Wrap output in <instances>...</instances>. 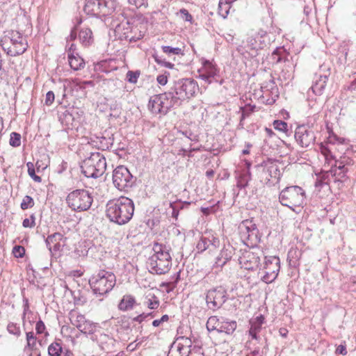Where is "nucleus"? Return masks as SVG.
<instances>
[{"label": "nucleus", "instance_id": "3", "mask_svg": "<svg viewBox=\"0 0 356 356\" xmlns=\"http://www.w3.org/2000/svg\"><path fill=\"white\" fill-rule=\"evenodd\" d=\"M181 102L172 88L163 93L154 95L150 97L148 103L149 111L155 115H165L171 108L178 107Z\"/></svg>", "mask_w": 356, "mask_h": 356}, {"label": "nucleus", "instance_id": "15", "mask_svg": "<svg viewBox=\"0 0 356 356\" xmlns=\"http://www.w3.org/2000/svg\"><path fill=\"white\" fill-rule=\"evenodd\" d=\"M227 298V289L222 286H218L207 291L205 300L208 308L216 311L223 305Z\"/></svg>", "mask_w": 356, "mask_h": 356}, {"label": "nucleus", "instance_id": "7", "mask_svg": "<svg viewBox=\"0 0 356 356\" xmlns=\"http://www.w3.org/2000/svg\"><path fill=\"white\" fill-rule=\"evenodd\" d=\"M280 165L277 161L268 160L257 165V175L260 181L268 186L277 183L282 175Z\"/></svg>", "mask_w": 356, "mask_h": 356}, {"label": "nucleus", "instance_id": "64", "mask_svg": "<svg viewBox=\"0 0 356 356\" xmlns=\"http://www.w3.org/2000/svg\"><path fill=\"white\" fill-rule=\"evenodd\" d=\"M196 248H197L198 252H202L207 250V247H205V243H203L201 238L198 241Z\"/></svg>", "mask_w": 356, "mask_h": 356}, {"label": "nucleus", "instance_id": "27", "mask_svg": "<svg viewBox=\"0 0 356 356\" xmlns=\"http://www.w3.org/2000/svg\"><path fill=\"white\" fill-rule=\"evenodd\" d=\"M203 243H205L207 250L209 252H213L220 247V241L218 238L211 236V237H202Z\"/></svg>", "mask_w": 356, "mask_h": 356}, {"label": "nucleus", "instance_id": "10", "mask_svg": "<svg viewBox=\"0 0 356 356\" xmlns=\"http://www.w3.org/2000/svg\"><path fill=\"white\" fill-rule=\"evenodd\" d=\"M179 100L181 104L186 99H191L195 96L199 90V86L196 81L193 79H182L175 82L171 88Z\"/></svg>", "mask_w": 356, "mask_h": 356}, {"label": "nucleus", "instance_id": "35", "mask_svg": "<svg viewBox=\"0 0 356 356\" xmlns=\"http://www.w3.org/2000/svg\"><path fill=\"white\" fill-rule=\"evenodd\" d=\"M7 330L10 334L17 337L21 335L20 327L17 323L10 322L7 325Z\"/></svg>", "mask_w": 356, "mask_h": 356}, {"label": "nucleus", "instance_id": "36", "mask_svg": "<svg viewBox=\"0 0 356 356\" xmlns=\"http://www.w3.org/2000/svg\"><path fill=\"white\" fill-rule=\"evenodd\" d=\"M254 106L246 105L245 107H241L240 111H241V116L240 119V124L250 115V114L254 111Z\"/></svg>", "mask_w": 356, "mask_h": 356}, {"label": "nucleus", "instance_id": "37", "mask_svg": "<svg viewBox=\"0 0 356 356\" xmlns=\"http://www.w3.org/2000/svg\"><path fill=\"white\" fill-rule=\"evenodd\" d=\"M10 145L12 147H17L21 145V135L17 132H12L10 137Z\"/></svg>", "mask_w": 356, "mask_h": 356}, {"label": "nucleus", "instance_id": "42", "mask_svg": "<svg viewBox=\"0 0 356 356\" xmlns=\"http://www.w3.org/2000/svg\"><path fill=\"white\" fill-rule=\"evenodd\" d=\"M28 173L29 176L35 181L41 182L42 179L40 177L35 175V169L32 163L29 162L27 163Z\"/></svg>", "mask_w": 356, "mask_h": 356}, {"label": "nucleus", "instance_id": "6", "mask_svg": "<svg viewBox=\"0 0 356 356\" xmlns=\"http://www.w3.org/2000/svg\"><path fill=\"white\" fill-rule=\"evenodd\" d=\"M116 282L115 275L109 271L101 270L89 280V284L93 292L97 295H104L112 290Z\"/></svg>", "mask_w": 356, "mask_h": 356}, {"label": "nucleus", "instance_id": "39", "mask_svg": "<svg viewBox=\"0 0 356 356\" xmlns=\"http://www.w3.org/2000/svg\"><path fill=\"white\" fill-rule=\"evenodd\" d=\"M94 327H95L90 321L86 320L84 323L79 328V330L85 334H92Z\"/></svg>", "mask_w": 356, "mask_h": 356}, {"label": "nucleus", "instance_id": "61", "mask_svg": "<svg viewBox=\"0 0 356 356\" xmlns=\"http://www.w3.org/2000/svg\"><path fill=\"white\" fill-rule=\"evenodd\" d=\"M156 80L158 83L162 86H165L168 83V77L165 74L159 75Z\"/></svg>", "mask_w": 356, "mask_h": 356}, {"label": "nucleus", "instance_id": "58", "mask_svg": "<svg viewBox=\"0 0 356 356\" xmlns=\"http://www.w3.org/2000/svg\"><path fill=\"white\" fill-rule=\"evenodd\" d=\"M170 207L172 209V217L177 219L179 215V210L177 209V205L175 203H170Z\"/></svg>", "mask_w": 356, "mask_h": 356}, {"label": "nucleus", "instance_id": "26", "mask_svg": "<svg viewBox=\"0 0 356 356\" xmlns=\"http://www.w3.org/2000/svg\"><path fill=\"white\" fill-rule=\"evenodd\" d=\"M68 61L72 69L79 70L84 67L85 62L78 54L75 56L73 53L68 54Z\"/></svg>", "mask_w": 356, "mask_h": 356}, {"label": "nucleus", "instance_id": "32", "mask_svg": "<svg viewBox=\"0 0 356 356\" xmlns=\"http://www.w3.org/2000/svg\"><path fill=\"white\" fill-rule=\"evenodd\" d=\"M221 320L216 316H210L207 322V329L209 332L217 330L219 331V327Z\"/></svg>", "mask_w": 356, "mask_h": 356}, {"label": "nucleus", "instance_id": "52", "mask_svg": "<svg viewBox=\"0 0 356 356\" xmlns=\"http://www.w3.org/2000/svg\"><path fill=\"white\" fill-rule=\"evenodd\" d=\"M46 329L45 325L42 320H39L35 325V330L36 333L40 334H42Z\"/></svg>", "mask_w": 356, "mask_h": 356}, {"label": "nucleus", "instance_id": "48", "mask_svg": "<svg viewBox=\"0 0 356 356\" xmlns=\"http://www.w3.org/2000/svg\"><path fill=\"white\" fill-rule=\"evenodd\" d=\"M13 252L15 257L22 258L25 254V249L21 245H15L13 248Z\"/></svg>", "mask_w": 356, "mask_h": 356}, {"label": "nucleus", "instance_id": "21", "mask_svg": "<svg viewBox=\"0 0 356 356\" xmlns=\"http://www.w3.org/2000/svg\"><path fill=\"white\" fill-rule=\"evenodd\" d=\"M48 355L49 356H72V353L68 348L63 346L59 340L54 341L49 346Z\"/></svg>", "mask_w": 356, "mask_h": 356}, {"label": "nucleus", "instance_id": "38", "mask_svg": "<svg viewBox=\"0 0 356 356\" xmlns=\"http://www.w3.org/2000/svg\"><path fill=\"white\" fill-rule=\"evenodd\" d=\"M33 206H34L33 199L29 195H26L23 198L22 202L20 205L21 209L22 210H26L27 209L32 208Z\"/></svg>", "mask_w": 356, "mask_h": 356}, {"label": "nucleus", "instance_id": "40", "mask_svg": "<svg viewBox=\"0 0 356 356\" xmlns=\"http://www.w3.org/2000/svg\"><path fill=\"white\" fill-rule=\"evenodd\" d=\"M162 50L164 53L168 55L173 54V55H179L182 54L181 49L179 47H172L170 46H162Z\"/></svg>", "mask_w": 356, "mask_h": 356}, {"label": "nucleus", "instance_id": "14", "mask_svg": "<svg viewBox=\"0 0 356 356\" xmlns=\"http://www.w3.org/2000/svg\"><path fill=\"white\" fill-rule=\"evenodd\" d=\"M135 181L136 179L124 165L118 166L113 172V183L120 191H127L131 188Z\"/></svg>", "mask_w": 356, "mask_h": 356}, {"label": "nucleus", "instance_id": "47", "mask_svg": "<svg viewBox=\"0 0 356 356\" xmlns=\"http://www.w3.org/2000/svg\"><path fill=\"white\" fill-rule=\"evenodd\" d=\"M320 150H321L322 154H323V156H325L326 160L330 159V158L335 159V157H334L332 156V152L330 150V149L328 147H325V145H323L322 143H321V145H320Z\"/></svg>", "mask_w": 356, "mask_h": 356}, {"label": "nucleus", "instance_id": "23", "mask_svg": "<svg viewBox=\"0 0 356 356\" xmlns=\"http://www.w3.org/2000/svg\"><path fill=\"white\" fill-rule=\"evenodd\" d=\"M216 67L209 60H206L204 63V69L200 74V78L208 83H211V79H213L217 74Z\"/></svg>", "mask_w": 356, "mask_h": 356}, {"label": "nucleus", "instance_id": "16", "mask_svg": "<svg viewBox=\"0 0 356 356\" xmlns=\"http://www.w3.org/2000/svg\"><path fill=\"white\" fill-rule=\"evenodd\" d=\"M294 137L296 143L302 148H309L314 145L316 135L314 131L307 125L302 124L296 127Z\"/></svg>", "mask_w": 356, "mask_h": 356}, {"label": "nucleus", "instance_id": "24", "mask_svg": "<svg viewBox=\"0 0 356 356\" xmlns=\"http://www.w3.org/2000/svg\"><path fill=\"white\" fill-rule=\"evenodd\" d=\"M237 323L235 321H229L227 318H221L218 332H223L228 335L232 334L236 330Z\"/></svg>", "mask_w": 356, "mask_h": 356}, {"label": "nucleus", "instance_id": "60", "mask_svg": "<svg viewBox=\"0 0 356 356\" xmlns=\"http://www.w3.org/2000/svg\"><path fill=\"white\" fill-rule=\"evenodd\" d=\"M263 355H264L263 350H261L259 348H255L253 350H252L246 356H263Z\"/></svg>", "mask_w": 356, "mask_h": 356}, {"label": "nucleus", "instance_id": "18", "mask_svg": "<svg viewBox=\"0 0 356 356\" xmlns=\"http://www.w3.org/2000/svg\"><path fill=\"white\" fill-rule=\"evenodd\" d=\"M261 37L257 35L255 37L250 36L248 38L245 45H240L237 47V51L241 54L248 53L250 56L254 57L257 55V50L261 49L260 43Z\"/></svg>", "mask_w": 356, "mask_h": 356}, {"label": "nucleus", "instance_id": "22", "mask_svg": "<svg viewBox=\"0 0 356 356\" xmlns=\"http://www.w3.org/2000/svg\"><path fill=\"white\" fill-rule=\"evenodd\" d=\"M175 348L180 353L181 356H189L191 353L192 341L191 339L181 337L177 339Z\"/></svg>", "mask_w": 356, "mask_h": 356}, {"label": "nucleus", "instance_id": "50", "mask_svg": "<svg viewBox=\"0 0 356 356\" xmlns=\"http://www.w3.org/2000/svg\"><path fill=\"white\" fill-rule=\"evenodd\" d=\"M227 261H225L224 259L220 258V255L219 254L215 260V262L213 264V268H222L226 264Z\"/></svg>", "mask_w": 356, "mask_h": 356}, {"label": "nucleus", "instance_id": "56", "mask_svg": "<svg viewBox=\"0 0 356 356\" xmlns=\"http://www.w3.org/2000/svg\"><path fill=\"white\" fill-rule=\"evenodd\" d=\"M54 101V94L52 91H49L46 94L45 104L47 105H51Z\"/></svg>", "mask_w": 356, "mask_h": 356}, {"label": "nucleus", "instance_id": "51", "mask_svg": "<svg viewBox=\"0 0 356 356\" xmlns=\"http://www.w3.org/2000/svg\"><path fill=\"white\" fill-rule=\"evenodd\" d=\"M130 4L134 5L136 8L142 6L146 7L147 5V0H128Z\"/></svg>", "mask_w": 356, "mask_h": 356}, {"label": "nucleus", "instance_id": "55", "mask_svg": "<svg viewBox=\"0 0 356 356\" xmlns=\"http://www.w3.org/2000/svg\"><path fill=\"white\" fill-rule=\"evenodd\" d=\"M250 327L249 330V332H260V330L261 329V326L260 325H258L252 321H250Z\"/></svg>", "mask_w": 356, "mask_h": 356}, {"label": "nucleus", "instance_id": "46", "mask_svg": "<svg viewBox=\"0 0 356 356\" xmlns=\"http://www.w3.org/2000/svg\"><path fill=\"white\" fill-rule=\"evenodd\" d=\"M261 88L263 91H264V90H273L274 89H276V86H275V83L274 79L273 77H271L269 79V81H266L265 83H264Z\"/></svg>", "mask_w": 356, "mask_h": 356}, {"label": "nucleus", "instance_id": "29", "mask_svg": "<svg viewBox=\"0 0 356 356\" xmlns=\"http://www.w3.org/2000/svg\"><path fill=\"white\" fill-rule=\"evenodd\" d=\"M135 298L131 296H124L120 300L118 308L122 311H127L133 308L135 304Z\"/></svg>", "mask_w": 356, "mask_h": 356}, {"label": "nucleus", "instance_id": "45", "mask_svg": "<svg viewBox=\"0 0 356 356\" xmlns=\"http://www.w3.org/2000/svg\"><path fill=\"white\" fill-rule=\"evenodd\" d=\"M274 128L278 131L285 132L287 130L288 124L282 120H275L273 122Z\"/></svg>", "mask_w": 356, "mask_h": 356}, {"label": "nucleus", "instance_id": "49", "mask_svg": "<svg viewBox=\"0 0 356 356\" xmlns=\"http://www.w3.org/2000/svg\"><path fill=\"white\" fill-rule=\"evenodd\" d=\"M180 17L186 22H191L192 21V15L189 13V12L185 9L182 8L179 10L178 13Z\"/></svg>", "mask_w": 356, "mask_h": 356}, {"label": "nucleus", "instance_id": "28", "mask_svg": "<svg viewBox=\"0 0 356 356\" xmlns=\"http://www.w3.org/2000/svg\"><path fill=\"white\" fill-rule=\"evenodd\" d=\"M92 33L90 29L84 28L79 32V38L84 46H89L92 42Z\"/></svg>", "mask_w": 356, "mask_h": 356}, {"label": "nucleus", "instance_id": "4", "mask_svg": "<svg viewBox=\"0 0 356 356\" xmlns=\"http://www.w3.org/2000/svg\"><path fill=\"white\" fill-rule=\"evenodd\" d=\"M2 49L10 56L22 54L27 49V43L22 34L17 31H10L1 40Z\"/></svg>", "mask_w": 356, "mask_h": 356}, {"label": "nucleus", "instance_id": "33", "mask_svg": "<svg viewBox=\"0 0 356 356\" xmlns=\"http://www.w3.org/2000/svg\"><path fill=\"white\" fill-rule=\"evenodd\" d=\"M234 254V248L229 244L227 245H224L219 254L220 255V258L224 259L225 261H229Z\"/></svg>", "mask_w": 356, "mask_h": 356}, {"label": "nucleus", "instance_id": "25", "mask_svg": "<svg viewBox=\"0 0 356 356\" xmlns=\"http://www.w3.org/2000/svg\"><path fill=\"white\" fill-rule=\"evenodd\" d=\"M250 164L248 163V169L243 170L238 175L236 176V186L238 188L242 189L245 188L251 179V173L250 172Z\"/></svg>", "mask_w": 356, "mask_h": 356}, {"label": "nucleus", "instance_id": "43", "mask_svg": "<svg viewBox=\"0 0 356 356\" xmlns=\"http://www.w3.org/2000/svg\"><path fill=\"white\" fill-rule=\"evenodd\" d=\"M153 57L154 58L155 62L156 63H158L159 65H161V66H164L169 69L173 68L174 64H172L170 62L165 61V59L162 58L161 56H159L158 55H154Z\"/></svg>", "mask_w": 356, "mask_h": 356}, {"label": "nucleus", "instance_id": "8", "mask_svg": "<svg viewBox=\"0 0 356 356\" xmlns=\"http://www.w3.org/2000/svg\"><path fill=\"white\" fill-rule=\"evenodd\" d=\"M93 199L91 194L84 189H76L70 193L66 202L70 208L76 211L88 210L92 203Z\"/></svg>", "mask_w": 356, "mask_h": 356}, {"label": "nucleus", "instance_id": "19", "mask_svg": "<svg viewBox=\"0 0 356 356\" xmlns=\"http://www.w3.org/2000/svg\"><path fill=\"white\" fill-rule=\"evenodd\" d=\"M353 160L346 155L341 156L335 160V164L332 167L331 172H334V176L339 178H343L348 171V167L353 165Z\"/></svg>", "mask_w": 356, "mask_h": 356}, {"label": "nucleus", "instance_id": "44", "mask_svg": "<svg viewBox=\"0 0 356 356\" xmlns=\"http://www.w3.org/2000/svg\"><path fill=\"white\" fill-rule=\"evenodd\" d=\"M140 76L139 71H128L127 74V79L129 83H136L138 81V79Z\"/></svg>", "mask_w": 356, "mask_h": 356}, {"label": "nucleus", "instance_id": "54", "mask_svg": "<svg viewBox=\"0 0 356 356\" xmlns=\"http://www.w3.org/2000/svg\"><path fill=\"white\" fill-rule=\"evenodd\" d=\"M86 86H94V83L91 81H79L76 83V86L81 90L85 89Z\"/></svg>", "mask_w": 356, "mask_h": 356}, {"label": "nucleus", "instance_id": "31", "mask_svg": "<svg viewBox=\"0 0 356 356\" xmlns=\"http://www.w3.org/2000/svg\"><path fill=\"white\" fill-rule=\"evenodd\" d=\"M71 323L78 329L84 323L86 318L83 315L72 312L70 314Z\"/></svg>", "mask_w": 356, "mask_h": 356}, {"label": "nucleus", "instance_id": "2", "mask_svg": "<svg viewBox=\"0 0 356 356\" xmlns=\"http://www.w3.org/2000/svg\"><path fill=\"white\" fill-rule=\"evenodd\" d=\"M154 252L147 262L149 272L156 275H163L169 272L172 266L170 248L165 244L154 243Z\"/></svg>", "mask_w": 356, "mask_h": 356}, {"label": "nucleus", "instance_id": "57", "mask_svg": "<svg viewBox=\"0 0 356 356\" xmlns=\"http://www.w3.org/2000/svg\"><path fill=\"white\" fill-rule=\"evenodd\" d=\"M168 356H181L180 353H179L177 349L175 348V343H174L171 346V348L169 350Z\"/></svg>", "mask_w": 356, "mask_h": 356}, {"label": "nucleus", "instance_id": "53", "mask_svg": "<svg viewBox=\"0 0 356 356\" xmlns=\"http://www.w3.org/2000/svg\"><path fill=\"white\" fill-rule=\"evenodd\" d=\"M345 89L350 92L354 96H356V79L347 86Z\"/></svg>", "mask_w": 356, "mask_h": 356}, {"label": "nucleus", "instance_id": "41", "mask_svg": "<svg viewBox=\"0 0 356 356\" xmlns=\"http://www.w3.org/2000/svg\"><path fill=\"white\" fill-rule=\"evenodd\" d=\"M146 305L149 309H155L158 308L159 305V300H158L157 297L152 295L151 298H147Z\"/></svg>", "mask_w": 356, "mask_h": 356}, {"label": "nucleus", "instance_id": "13", "mask_svg": "<svg viewBox=\"0 0 356 356\" xmlns=\"http://www.w3.org/2000/svg\"><path fill=\"white\" fill-rule=\"evenodd\" d=\"M239 230L241 238L246 245L254 247L260 242L259 230L251 220H243L239 226Z\"/></svg>", "mask_w": 356, "mask_h": 356}, {"label": "nucleus", "instance_id": "30", "mask_svg": "<svg viewBox=\"0 0 356 356\" xmlns=\"http://www.w3.org/2000/svg\"><path fill=\"white\" fill-rule=\"evenodd\" d=\"M63 238V234H61L59 232H56V233H54L53 234L48 236L45 240V243H46L47 247L48 248L49 250L51 252H52L51 245L60 242V241H62Z\"/></svg>", "mask_w": 356, "mask_h": 356}, {"label": "nucleus", "instance_id": "5", "mask_svg": "<svg viewBox=\"0 0 356 356\" xmlns=\"http://www.w3.org/2000/svg\"><path fill=\"white\" fill-rule=\"evenodd\" d=\"M81 168L82 173L86 177L98 178L106 170V159L99 152H92L88 158L83 161Z\"/></svg>", "mask_w": 356, "mask_h": 356}, {"label": "nucleus", "instance_id": "59", "mask_svg": "<svg viewBox=\"0 0 356 356\" xmlns=\"http://www.w3.org/2000/svg\"><path fill=\"white\" fill-rule=\"evenodd\" d=\"M273 60L275 61V63H280L283 60V58L279 54V51L277 49L274 51L273 54ZM286 60V58L284 59V61L285 62Z\"/></svg>", "mask_w": 356, "mask_h": 356}, {"label": "nucleus", "instance_id": "1", "mask_svg": "<svg viewBox=\"0 0 356 356\" xmlns=\"http://www.w3.org/2000/svg\"><path fill=\"white\" fill-rule=\"evenodd\" d=\"M134 212V202L124 196L109 200L106 206V215L111 222L119 225L127 224Z\"/></svg>", "mask_w": 356, "mask_h": 356}, {"label": "nucleus", "instance_id": "63", "mask_svg": "<svg viewBox=\"0 0 356 356\" xmlns=\"http://www.w3.org/2000/svg\"><path fill=\"white\" fill-rule=\"evenodd\" d=\"M336 353L337 354H339V355H345L347 354V350H346V346L345 345H339L337 346V349H336Z\"/></svg>", "mask_w": 356, "mask_h": 356}, {"label": "nucleus", "instance_id": "11", "mask_svg": "<svg viewBox=\"0 0 356 356\" xmlns=\"http://www.w3.org/2000/svg\"><path fill=\"white\" fill-rule=\"evenodd\" d=\"M113 2L111 0H85L83 11L87 15L94 16H106L114 10Z\"/></svg>", "mask_w": 356, "mask_h": 356}, {"label": "nucleus", "instance_id": "34", "mask_svg": "<svg viewBox=\"0 0 356 356\" xmlns=\"http://www.w3.org/2000/svg\"><path fill=\"white\" fill-rule=\"evenodd\" d=\"M26 338L27 341V344L25 347V348H28L30 350H36V343H37V338L34 334L33 332H27L26 333Z\"/></svg>", "mask_w": 356, "mask_h": 356}, {"label": "nucleus", "instance_id": "17", "mask_svg": "<svg viewBox=\"0 0 356 356\" xmlns=\"http://www.w3.org/2000/svg\"><path fill=\"white\" fill-rule=\"evenodd\" d=\"M330 67L326 64L320 66L318 72L315 74V80L312 86L313 92L317 95H322L330 76Z\"/></svg>", "mask_w": 356, "mask_h": 356}, {"label": "nucleus", "instance_id": "62", "mask_svg": "<svg viewBox=\"0 0 356 356\" xmlns=\"http://www.w3.org/2000/svg\"><path fill=\"white\" fill-rule=\"evenodd\" d=\"M24 227L33 228L35 225V222H31L29 218H25L22 222Z\"/></svg>", "mask_w": 356, "mask_h": 356}, {"label": "nucleus", "instance_id": "12", "mask_svg": "<svg viewBox=\"0 0 356 356\" xmlns=\"http://www.w3.org/2000/svg\"><path fill=\"white\" fill-rule=\"evenodd\" d=\"M280 269V260L278 257H265L264 266L259 271V274L261 275V280L266 284L272 283L277 277Z\"/></svg>", "mask_w": 356, "mask_h": 356}, {"label": "nucleus", "instance_id": "20", "mask_svg": "<svg viewBox=\"0 0 356 356\" xmlns=\"http://www.w3.org/2000/svg\"><path fill=\"white\" fill-rule=\"evenodd\" d=\"M261 257L254 252H246L240 257L239 262L242 268L246 270H254L260 265Z\"/></svg>", "mask_w": 356, "mask_h": 356}, {"label": "nucleus", "instance_id": "9", "mask_svg": "<svg viewBox=\"0 0 356 356\" xmlns=\"http://www.w3.org/2000/svg\"><path fill=\"white\" fill-rule=\"evenodd\" d=\"M280 203L293 210V207L301 206L305 200V192L298 186L286 187L280 193Z\"/></svg>", "mask_w": 356, "mask_h": 356}]
</instances>
